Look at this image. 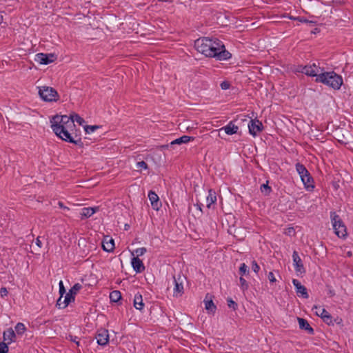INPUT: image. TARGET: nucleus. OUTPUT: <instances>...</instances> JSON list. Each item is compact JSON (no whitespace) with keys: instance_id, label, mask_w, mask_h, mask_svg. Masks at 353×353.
<instances>
[{"instance_id":"nucleus-1","label":"nucleus","mask_w":353,"mask_h":353,"mask_svg":"<svg viewBox=\"0 0 353 353\" xmlns=\"http://www.w3.org/2000/svg\"><path fill=\"white\" fill-rule=\"evenodd\" d=\"M194 48L205 57H214L219 61L228 60L231 57V54L225 50L223 42L217 38H199L194 41Z\"/></svg>"},{"instance_id":"nucleus-2","label":"nucleus","mask_w":353,"mask_h":353,"mask_svg":"<svg viewBox=\"0 0 353 353\" xmlns=\"http://www.w3.org/2000/svg\"><path fill=\"white\" fill-rule=\"evenodd\" d=\"M51 128L54 134L59 138L63 134L68 136V130H71V128L75 127V124L73 123L72 117L68 115L58 114L54 116L50 119Z\"/></svg>"},{"instance_id":"nucleus-3","label":"nucleus","mask_w":353,"mask_h":353,"mask_svg":"<svg viewBox=\"0 0 353 353\" xmlns=\"http://www.w3.org/2000/svg\"><path fill=\"white\" fill-rule=\"evenodd\" d=\"M317 83H322L334 90L340 89L343 84L342 77L334 72H325L319 74L315 79Z\"/></svg>"},{"instance_id":"nucleus-4","label":"nucleus","mask_w":353,"mask_h":353,"mask_svg":"<svg viewBox=\"0 0 353 353\" xmlns=\"http://www.w3.org/2000/svg\"><path fill=\"white\" fill-rule=\"evenodd\" d=\"M330 217L335 234L339 238H345L347 234L346 226L345 225L341 217L336 214L335 212H331Z\"/></svg>"},{"instance_id":"nucleus-5","label":"nucleus","mask_w":353,"mask_h":353,"mask_svg":"<svg viewBox=\"0 0 353 353\" xmlns=\"http://www.w3.org/2000/svg\"><path fill=\"white\" fill-rule=\"evenodd\" d=\"M68 136L63 134L60 138L64 141L74 143L81 148L83 147V143L81 138V132L79 130L76 129V126L71 128V130H68Z\"/></svg>"},{"instance_id":"nucleus-6","label":"nucleus","mask_w":353,"mask_h":353,"mask_svg":"<svg viewBox=\"0 0 353 353\" xmlns=\"http://www.w3.org/2000/svg\"><path fill=\"white\" fill-rule=\"evenodd\" d=\"M39 94L43 101L48 102L57 101L59 99L58 92L52 87H41L39 90Z\"/></svg>"},{"instance_id":"nucleus-7","label":"nucleus","mask_w":353,"mask_h":353,"mask_svg":"<svg viewBox=\"0 0 353 353\" xmlns=\"http://www.w3.org/2000/svg\"><path fill=\"white\" fill-rule=\"evenodd\" d=\"M173 279L174 283V295L175 296H181L183 293V282L185 280V277L178 274L176 276H174Z\"/></svg>"},{"instance_id":"nucleus-8","label":"nucleus","mask_w":353,"mask_h":353,"mask_svg":"<svg viewBox=\"0 0 353 353\" xmlns=\"http://www.w3.org/2000/svg\"><path fill=\"white\" fill-rule=\"evenodd\" d=\"M81 285L79 283H75L69 292L65 294L64 299L63 300V306H68L70 303L74 301V296L78 291L81 288Z\"/></svg>"},{"instance_id":"nucleus-9","label":"nucleus","mask_w":353,"mask_h":353,"mask_svg":"<svg viewBox=\"0 0 353 353\" xmlns=\"http://www.w3.org/2000/svg\"><path fill=\"white\" fill-rule=\"evenodd\" d=\"M249 132L253 137H256L258 133L263 130V125L261 121L258 119H250L248 123Z\"/></svg>"},{"instance_id":"nucleus-10","label":"nucleus","mask_w":353,"mask_h":353,"mask_svg":"<svg viewBox=\"0 0 353 353\" xmlns=\"http://www.w3.org/2000/svg\"><path fill=\"white\" fill-rule=\"evenodd\" d=\"M293 264L296 273L302 274L305 273V269L298 252L294 250L292 254Z\"/></svg>"},{"instance_id":"nucleus-11","label":"nucleus","mask_w":353,"mask_h":353,"mask_svg":"<svg viewBox=\"0 0 353 353\" xmlns=\"http://www.w3.org/2000/svg\"><path fill=\"white\" fill-rule=\"evenodd\" d=\"M97 342L99 345H106L109 342V334L108 330L105 329H101L99 330L95 336Z\"/></svg>"},{"instance_id":"nucleus-12","label":"nucleus","mask_w":353,"mask_h":353,"mask_svg":"<svg viewBox=\"0 0 353 353\" xmlns=\"http://www.w3.org/2000/svg\"><path fill=\"white\" fill-rule=\"evenodd\" d=\"M36 56V61H38L39 63L44 65H47L48 63L53 62L55 59L54 55L53 54L39 53Z\"/></svg>"},{"instance_id":"nucleus-13","label":"nucleus","mask_w":353,"mask_h":353,"mask_svg":"<svg viewBox=\"0 0 353 353\" xmlns=\"http://www.w3.org/2000/svg\"><path fill=\"white\" fill-rule=\"evenodd\" d=\"M148 198L150 201L152 208L155 210H159L161 207V203L159 201V196L154 192L150 190L148 193Z\"/></svg>"},{"instance_id":"nucleus-14","label":"nucleus","mask_w":353,"mask_h":353,"mask_svg":"<svg viewBox=\"0 0 353 353\" xmlns=\"http://www.w3.org/2000/svg\"><path fill=\"white\" fill-rule=\"evenodd\" d=\"M292 283L296 288V293L301 294L303 298L307 299L309 297L306 288L297 279H293Z\"/></svg>"},{"instance_id":"nucleus-15","label":"nucleus","mask_w":353,"mask_h":353,"mask_svg":"<svg viewBox=\"0 0 353 353\" xmlns=\"http://www.w3.org/2000/svg\"><path fill=\"white\" fill-rule=\"evenodd\" d=\"M307 190L312 191L314 188V180L309 172L301 178Z\"/></svg>"},{"instance_id":"nucleus-16","label":"nucleus","mask_w":353,"mask_h":353,"mask_svg":"<svg viewBox=\"0 0 353 353\" xmlns=\"http://www.w3.org/2000/svg\"><path fill=\"white\" fill-rule=\"evenodd\" d=\"M3 342H5L8 345L15 341L17 336L12 328H8L3 332Z\"/></svg>"},{"instance_id":"nucleus-17","label":"nucleus","mask_w":353,"mask_h":353,"mask_svg":"<svg viewBox=\"0 0 353 353\" xmlns=\"http://www.w3.org/2000/svg\"><path fill=\"white\" fill-rule=\"evenodd\" d=\"M131 263L134 270L137 273H140L145 270L143 263L139 258L133 257Z\"/></svg>"},{"instance_id":"nucleus-18","label":"nucleus","mask_w":353,"mask_h":353,"mask_svg":"<svg viewBox=\"0 0 353 353\" xmlns=\"http://www.w3.org/2000/svg\"><path fill=\"white\" fill-rule=\"evenodd\" d=\"M220 130H224L227 134L232 135L238 132L239 127L234 125L233 121H230L228 125L221 128Z\"/></svg>"},{"instance_id":"nucleus-19","label":"nucleus","mask_w":353,"mask_h":353,"mask_svg":"<svg viewBox=\"0 0 353 353\" xmlns=\"http://www.w3.org/2000/svg\"><path fill=\"white\" fill-rule=\"evenodd\" d=\"M102 247L103 250L108 252H112L114 249V242L112 239L105 236L103 241Z\"/></svg>"},{"instance_id":"nucleus-20","label":"nucleus","mask_w":353,"mask_h":353,"mask_svg":"<svg viewBox=\"0 0 353 353\" xmlns=\"http://www.w3.org/2000/svg\"><path fill=\"white\" fill-rule=\"evenodd\" d=\"M298 322L299 325V327L301 330H304L307 331L310 334H313L314 332V329L310 325L307 321L303 318H298Z\"/></svg>"},{"instance_id":"nucleus-21","label":"nucleus","mask_w":353,"mask_h":353,"mask_svg":"<svg viewBox=\"0 0 353 353\" xmlns=\"http://www.w3.org/2000/svg\"><path fill=\"white\" fill-rule=\"evenodd\" d=\"M134 306L137 310H142L144 307L142 295L139 293L135 294L134 298Z\"/></svg>"},{"instance_id":"nucleus-22","label":"nucleus","mask_w":353,"mask_h":353,"mask_svg":"<svg viewBox=\"0 0 353 353\" xmlns=\"http://www.w3.org/2000/svg\"><path fill=\"white\" fill-rule=\"evenodd\" d=\"M97 209L98 208H83L81 212V219L90 217Z\"/></svg>"},{"instance_id":"nucleus-23","label":"nucleus","mask_w":353,"mask_h":353,"mask_svg":"<svg viewBox=\"0 0 353 353\" xmlns=\"http://www.w3.org/2000/svg\"><path fill=\"white\" fill-rule=\"evenodd\" d=\"M194 138L193 137H190L187 135H183L178 139H176L175 140L171 141L170 145H173L175 144H181V143H187L191 140H194Z\"/></svg>"},{"instance_id":"nucleus-24","label":"nucleus","mask_w":353,"mask_h":353,"mask_svg":"<svg viewBox=\"0 0 353 353\" xmlns=\"http://www.w3.org/2000/svg\"><path fill=\"white\" fill-rule=\"evenodd\" d=\"M216 201V196L214 192L209 190L208 196L206 197L207 208H210L211 205Z\"/></svg>"},{"instance_id":"nucleus-25","label":"nucleus","mask_w":353,"mask_h":353,"mask_svg":"<svg viewBox=\"0 0 353 353\" xmlns=\"http://www.w3.org/2000/svg\"><path fill=\"white\" fill-rule=\"evenodd\" d=\"M208 296V294L206 295L205 299V310H207L209 312H214L216 310V306L214 304L212 300H207V298Z\"/></svg>"},{"instance_id":"nucleus-26","label":"nucleus","mask_w":353,"mask_h":353,"mask_svg":"<svg viewBox=\"0 0 353 353\" xmlns=\"http://www.w3.org/2000/svg\"><path fill=\"white\" fill-rule=\"evenodd\" d=\"M121 299V294L118 290L112 291L110 294V299L111 302L117 303Z\"/></svg>"},{"instance_id":"nucleus-27","label":"nucleus","mask_w":353,"mask_h":353,"mask_svg":"<svg viewBox=\"0 0 353 353\" xmlns=\"http://www.w3.org/2000/svg\"><path fill=\"white\" fill-rule=\"evenodd\" d=\"M295 167L301 178L303 176V175H305L308 172L306 168L300 163H296Z\"/></svg>"},{"instance_id":"nucleus-28","label":"nucleus","mask_w":353,"mask_h":353,"mask_svg":"<svg viewBox=\"0 0 353 353\" xmlns=\"http://www.w3.org/2000/svg\"><path fill=\"white\" fill-rule=\"evenodd\" d=\"M70 117L73 120V123H74V122L76 121L80 125H82L85 123V120L82 117H81L78 114L73 113L70 114Z\"/></svg>"},{"instance_id":"nucleus-29","label":"nucleus","mask_w":353,"mask_h":353,"mask_svg":"<svg viewBox=\"0 0 353 353\" xmlns=\"http://www.w3.org/2000/svg\"><path fill=\"white\" fill-rule=\"evenodd\" d=\"M312 310H316V311H315L316 314L317 316H320L321 319L323 318V314H326L328 312L325 309L321 308V307H318L316 305L314 306Z\"/></svg>"},{"instance_id":"nucleus-30","label":"nucleus","mask_w":353,"mask_h":353,"mask_svg":"<svg viewBox=\"0 0 353 353\" xmlns=\"http://www.w3.org/2000/svg\"><path fill=\"white\" fill-rule=\"evenodd\" d=\"M322 319L327 325H334V322L332 321V316H331V314L329 312H327V314H323Z\"/></svg>"},{"instance_id":"nucleus-31","label":"nucleus","mask_w":353,"mask_h":353,"mask_svg":"<svg viewBox=\"0 0 353 353\" xmlns=\"http://www.w3.org/2000/svg\"><path fill=\"white\" fill-rule=\"evenodd\" d=\"M261 191L265 195H268L271 192V188L268 185V183L266 184H263L261 186Z\"/></svg>"},{"instance_id":"nucleus-32","label":"nucleus","mask_w":353,"mask_h":353,"mask_svg":"<svg viewBox=\"0 0 353 353\" xmlns=\"http://www.w3.org/2000/svg\"><path fill=\"white\" fill-rule=\"evenodd\" d=\"M146 252V248H140L136 249L134 252H132V254L134 255V254L137 255L136 257L141 256L143 255Z\"/></svg>"},{"instance_id":"nucleus-33","label":"nucleus","mask_w":353,"mask_h":353,"mask_svg":"<svg viewBox=\"0 0 353 353\" xmlns=\"http://www.w3.org/2000/svg\"><path fill=\"white\" fill-rule=\"evenodd\" d=\"M240 285L241 290L244 292L248 289V283L246 281V280L243 278V276H241L239 279Z\"/></svg>"},{"instance_id":"nucleus-34","label":"nucleus","mask_w":353,"mask_h":353,"mask_svg":"<svg viewBox=\"0 0 353 353\" xmlns=\"http://www.w3.org/2000/svg\"><path fill=\"white\" fill-rule=\"evenodd\" d=\"M100 127L99 125H85L84 127V130L86 133H91L93 132L95 130L99 128Z\"/></svg>"},{"instance_id":"nucleus-35","label":"nucleus","mask_w":353,"mask_h":353,"mask_svg":"<svg viewBox=\"0 0 353 353\" xmlns=\"http://www.w3.org/2000/svg\"><path fill=\"white\" fill-rule=\"evenodd\" d=\"M248 272L249 270L248 266L245 263H242L239 268V273L241 275V276Z\"/></svg>"},{"instance_id":"nucleus-36","label":"nucleus","mask_w":353,"mask_h":353,"mask_svg":"<svg viewBox=\"0 0 353 353\" xmlns=\"http://www.w3.org/2000/svg\"><path fill=\"white\" fill-rule=\"evenodd\" d=\"M8 346L5 342H0V353H8Z\"/></svg>"},{"instance_id":"nucleus-37","label":"nucleus","mask_w":353,"mask_h":353,"mask_svg":"<svg viewBox=\"0 0 353 353\" xmlns=\"http://www.w3.org/2000/svg\"><path fill=\"white\" fill-rule=\"evenodd\" d=\"M227 301H228V305L230 308H232L234 310H235L237 308V306H238L237 303L235 301H232V299L228 298L227 299Z\"/></svg>"},{"instance_id":"nucleus-38","label":"nucleus","mask_w":353,"mask_h":353,"mask_svg":"<svg viewBox=\"0 0 353 353\" xmlns=\"http://www.w3.org/2000/svg\"><path fill=\"white\" fill-rule=\"evenodd\" d=\"M310 66L312 67L313 69H314V70H318V74L325 72L324 68L320 67L319 65H317L316 63H314L312 65H310Z\"/></svg>"},{"instance_id":"nucleus-39","label":"nucleus","mask_w":353,"mask_h":353,"mask_svg":"<svg viewBox=\"0 0 353 353\" xmlns=\"http://www.w3.org/2000/svg\"><path fill=\"white\" fill-rule=\"evenodd\" d=\"M23 114L26 115H32L33 117H36L39 114V113L37 111L31 110L30 108H26L25 111H23Z\"/></svg>"},{"instance_id":"nucleus-40","label":"nucleus","mask_w":353,"mask_h":353,"mask_svg":"<svg viewBox=\"0 0 353 353\" xmlns=\"http://www.w3.org/2000/svg\"><path fill=\"white\" fill-rule=\"evenodd\" d=\"M137 168L139 169L146 170L148 168V164L144 161H141L137 163Z\"/></svg>"},{"instance_id":"nucleus-41","label":"nucleus","mask_w":353,"mask_h":353,"mask_svg":"<svg viewBox=\"0 0 353 353\" xmlns=\"http://www.w3.org/2000/svg\"><path fill=\"white\" fill-rule=\"evenodd\" d=\"M290 19H293V20H297V21H300L301 23H312V21H308L305 17H290Z\"/></svg>"},{"instance_id":"nucleus-42","label":"nucleus","mask_w":353,"mask_h":353,"mask_svg":"<svg viewBox=\"0 0 353 353\" xmlns=\"http://www.w3.org/2000/svg\"><path fill=\"white\" fill-rule=\"evenodd\" d=\"M62 297L60 296L58 300L57 301L56 306L59 309H64L67 306H63L64 303H63Z\"/></svg>"},{"instance_id":"nucleus-43","label":"nucleus","mask_w":353,"mask_h":353,"mask_svg":"<svg viewBox=\"0 0 353 353\" xmlns=\"http://www.w3.org/2000/svg\"><path fill=\"white\" fill-rule=\"evenodd\" d=\"M307 76L309 77H315L316 79L317 78L318 74V70H314L312 67H311L309 70V72L307 74Z\"/></svg>"},{"instance_id":"nucleus-44","label":"nucleus","mask_w":353,"mask_h":353,"mask_svg":"<svg viewBox=\"0 0 353 353\" xmlns=\"http://www.w3.org/2000/svg\"><path fill=\"white\" fill-rule=\"evenodd\" d=\"M252 270L255 272V273H258V272L260 270V267L259 266V265L257 264V263L255 261H252Z\"/></svg>"},{"instance_id":"nucleus-45","label":"nucleus","mask_w":353,"mask_h":353,"mask_svg":"<svg viewBox=\"0 0 353 353\" xmlns=\"http://www.w3.org/2000/svg\"><path fill=\"white\" fill-rule=\"evenodd\" d=\"M326 288H327V294L330 297H332L335 295L334 290L332 288V287L329 285H326Z\"/></svg>"},{"instance_id":"nucleus-46","label":"nucleus","mask_w":353,"mask_h":353,"mask_svg":"<svg viewBox=\"0 0 353 353\" xmlns=\"http://www.w3.org/2000/svg\"><path fill=\"white\" fill-rule=\"evenodd\" d=\"M15 330L17 334L22 333V323H18L15 326Z\"/></svg>"},{"instance_id":"nucleus-47","label":"nucleus","mask_w":353,"mask_h":353,"mask_svg":"<svg viewBox=\"0 0 353 353\" xmlns=\"http://www.w3.org/2000/svg\"><path fill=\"white\" fill-rule=\"evenodd\" d=\"M221 88L222 90H227L230 88V83L228 81H223L221 85Z\"/></svg>"},{"instance_id":"nucleus-48","label":"nucleus","mask_w":353,"mask_h":353,"mask_svg":"<svg viewBox=\"0 0 353 353\" xmlns=\"http://www.w3.org/2000/svg\"><path fill=\"white\" fill-rule=\"evenodd\" d=\"M268 279H269L270 283H274L276 281V278L274 277V275L273 272H269V274H268Z\"/></svg>"},{"instance_id":"nucleus-49","label":"nucleus","mask_w":353,"mask_h":353,"mask_svg":"<svg viewBox=\"0 0 353 353\" xmlns=\"http://www.w3.org/2000/svg\"><path fill=\"white\" fill-rule=\"evenodd\" d=\"M303 68H304V70L302 71V73L305 74V75L307 76V74L309 72V70L311 68V66L307 65H303Z\"/></svg>"},{"instance_id":"nucleus-50","label":"nucleus","mask_w":353,"mask_h":353,"mask_svg":"<svg viewBox=\"0 0 353 353\" xmlns=\"http://www.w3.org/2000/svg\"><path fill=\"white\" fill-rule=\"evenodd\" d=\"M304 70L303 65H297L294 70L296 72H300L302 73V71Z\"/></svg>"},{"instance_id":"nucleus-51","label":"nucleus","mask_w":353,"mask_h":353,"mask_svg":"<svg viewBox=\"0 0 353 353\" xmlns=\"http://www.w3.org/2000/svg\"><path fill=\"white\" fill-rule=\"evenodd\" d=\"M0 294L2 297L6 296L8 294L7 289L6 288H1L0 290Z\"/></svg>"},{"instance_id":"nucleus-52","label":"nucleus","mask_w":353,"mask_h":353,"mask_svg":"<svg viewBox=\"0 0 353 353\" xmlns=\"http://www.w3.org/2000/svg\"><path fill=\"white\" fill-rule=\"evenodd\" d=\"M70 340L72 341H73L74 343H75L77 345H79V341H78V337L77 336H70Z\"/></svg>"},{"instance_id":"nucleus-53","label":"nucleus","mask_w":353,"mask_h":353,"mask_svg":"<svg viewBox=\"0 0 353 353\" xmlns=\"http://www.w3.org/2000/svg\"><path fill=\"white\" fill-rule=\"evenodd\" d=\"M202 203H197L196 204L194 205V206L196 208V209L199 211V213L200 214H202L203 212H202Z\"/></svg>"},{"instance_id":"nucleus-54","label":"nucleus","mask_w":353,"mask_h":353,"mask_svg":"<svg viewBox=\"0 0 353 353\" xmlns=\"http://www.w3.org/2000/svg\"><path fill=\"white\" fill-rule=\"evenodd\" d=\"M65 293V288H59V294H60V296H63V294Z\"/></svg>"},{"instance_id":"nucleus-55","label":"nucleus","mask_w":353,"mask_h":353,"mask_svg":"<svg viewBox=\"0 0 353 353\" xmlns=\"http://www.w3.org/2000/svg\"><path fill=\"white\" fill-rule=\"evenodd\" d=\"M35 243L39 248L41 247V241L39 240V237L37 238Z\"/></svg>"},{"instance_id":"nucleus-56","label":"nucleus","mask_w":353,"mask_h":353,"mask_svg":"<svg viewBox=\"0 0 353 353\" xmlns=\"http://www.w3.org/2000/svg\"><path fill=\"white\" fill-rule=\"evenodd\" d=\"M58 205H59V206L61 208L69 210V208H67V207H65V206L63 205V203L62 202H61V201H59V202H58Z\"/></svg>"},{"instance_id":"nucleus-57","label":"nucleus","mask_w":353,"mask_h":353,"mask_svg":"<svg viewBox=\"0 0 353 353\" xmlns=\"http://www.w3.org/2000/svg\"><path fill=\"white\" fill-rule=\"evenodd\" d=\"M33 237H34V236H33V235H32V236H30V235H28V236H26V238H27V241H31V242H32V241H33Z\"/></svg>"},{"instance_id":"nucleus-58","label":"nucleus","mask_w":353,"mask_h":353,"mask_svg":"<svg viewBox=\"0 0 353 353\" xmlns=\"http://www.w3.org/2000/svg\"><path fill=\"white\" fill-rule=\"evenodd\" d=\"M59 288H64V285H63V283L62 281H59Z\"/></svg>"},{"instance_id":"nucleus-59","label":"nucleus","mask_w":353,"mask_h":353,"mask_svg":"<svg viewBox=\"0 0 353 353\" xmlns=\"http://www.w3.org/2000/svg\"><path fill=\"white\" fill-rule=\"evenodd\" d=\"M2 19H3V17H2V15H1V14H0V23H1Z\"/></svg>"},{"instance_id":"nucleus-60","label":"nucleus","mask_w":353,"mask_h":353,"mask_svg":"<svg viewBox=\"0 0 353 353\" xmlns=\"http://www.w3.org/2000/svg\"><path fill=\"white\" fill-rule=\"evenodd\" d=\"M162 147H163V148H168V145H163Z\"/></svg>"},{"instance_id":"nucleus-61","label":"nucleus","mask_w":353,"mask_h":353,"mask_svg":"<svg viewBox=\"0 0 353 353\" xmlns=\"http://www.w3.org/2000/svg\"><path fill=\"white\" fill-rule=\"evenodd\" d=\"M23 332L26 330V327L24 325H23Z\"/></svg>"}]
</instances>
